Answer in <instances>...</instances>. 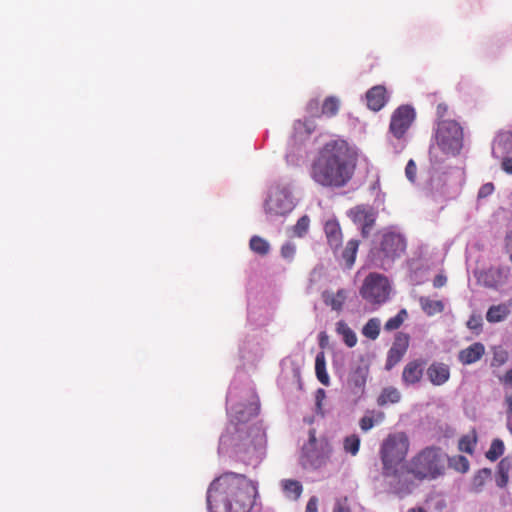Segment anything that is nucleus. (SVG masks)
<instances>
[{
    "instance_id": "4c0bfd02",
    "label": "nucleus",
    "mask_w": 512,
    "mask_h": 512,
    "mask_svg": "<svg viewBox=\"0 0 512 512\" xmlns=\"http://www.w3.org/2000/svg\"><path fill=\"white\" fill-rule=\"evenodd\" d=\"M475 444H476L475 437L465 435V436L461 437V439L459 440L458 448L462 452L472 454L474 451Z\"/></svg>"
},
{
    "instance_id": "09e8293b",
    "label": "nucleus",
    "mask_w": 512,
    "mask_h": 512,
    "mask_svg": "<svg viewBox=\"0 0 512 512\" xmlns=\"http://www.w3.org/2000/svg\"><path fill=\"white\" fill-rule=\"evenodd\" d=\"M512 141V132L501 133L498 135L495 143L498 146H502L506 142Z\"/></svg>"
},
{
    "instance_id": "3c124183",
    "label": "nucleus",
    "mask_w": 512,
    "mask_h": 512,
    "mask_svg": "<svg viewBox=\"0 0 512 512\" xmlns=\"http://www.w3.org/2000/svg\"><path fill=\"white\" fill-rule=\"evenodd\" d=\"M305 512H318V500L316 497H311L306 505Z\"/></svg>"
},
{
    "instance_id": "423d86ee",
    "label": "nucleus",
    "mask_w": 512,
    "mask_h": 512,
    "mask_svg": "<svg viewBox=\"0 0 512 512\" xmlns=\"http://www.w3.org/2000/svg\"><path fill=\"white\" fill-rule=\"evenodd\" d=\"M435 139L444 153L455 155L462 148V127L454 120H441L438 122Z\"/></svg>"
},
{
    "instance_id": "4d7b16f0",
    "label": "nucleus",
    "mask_w": 512,
    "mask_h": 512,
    "mask_svg": "<svg viewBox=\"0 0 512 512\" xmlns=\"http://www.w3.org/2000/svg\"><path fill=\"white\" fill-rule=\"evenodd\" d=\"M507 428L509 432L512 434V416H507Z\"/></svg>"
},
{
    "instance_id": "c03bdc74",
    "label": "nucleus",
    "mask_w": 512,
    "mask_h": 512,
    "mask_svg": "<svg viewBox=\"0 0 512 512\" xmlns=\"http://www.w3.org/2000/svg\"><path fill=\"white\" fill-rule=\"evenodd\" d=\"M416 173H417V166H416L415 162L411 159L408 161V163L405 167V174L411 182H414L416 179Z\"/></svg>"
},
{
    "instance_id": "1a4fd4ad",
    "label": "nucleus",
    "mask_w": 512,
    "mask_h": 512,
    "mask_svg": "<svg viewBox=\"0 0 512 512\" xmlns=\"http://www.w3.org/2000/svg\"><path fill=\"white\" fill-rule=\"evenodd\" d=\"M294 203L287 188L275 187L266 200L265 210L268 214L283 216L291 212Z\"/></svg>"
},
{
    "instance_id": "a18cd8bd",
    "label": "nucleus",
    "mask_w": 512,
    "mask_h": 512,
    "mask_svg": "<svg viewBox=\"0 0 512 512\" xmlns=\"http://www.w3.org/2000/svg\"><path fill=\"white\" fill-rule=\"evenodd\" d=\"M494 191V185L493 183L489 182V183H485L484 185L481 186V188L479 189V192H478V197L479 198H486L488 197L489 195H491Z\"/></svg>"
},
{
    "instance_id": "13d9d810",
    "label": "nucleus",
    "mask_w": 512,
    "mask_h": 512,
    "mask_svg": "<svg viewBox=\"0 0 512 512\" xmlns=\"http://www.w3.org/2000/svg\"><path fill=\"white\" fill-rule=\"evenodd\" d=\"M407 512H427L423 508H410Z\"/></svg>"
},
{
    "instance_id": "864d4df0",
    "label": "nucleus",
    "mask_w": 512,
    "mask_h": 512,
    "mask_svg": "<svg viewBox=\"0 0 512 512\" xmlns=\"http://www.w3.org/2000/svg\"><path fill=\"white\" fill-rule=\"evenodd\" d=\"M447 110H448V106L445 104V103H440L437 105V115L439 118H442L445 116V114L447 113Z\"/></svg>"
},
{
    "instance_id": "5701e85b",
    "label": "nucleus",
    "mask_w": 512,
    "mask_h": 512,
    "mask_svg": "<svg viewBox=\"0 0 512 512\" xmlns=\"http://www.w3.org/2000/svg\"><path fill=\"white\" fill-rule=\"evenodd\" d=\"M281 486L285 496L292 500L299 499L303 492L302 484L297 480L285 479L281 482Z\"/></svg>"
},
{
    "instance_id": "c9c22d12",
    "label": "nucleus",
    "mask_w": 512,
    "mask_h": 512,
    "mask_svg": "<svg viewBox=\"0 0 512 512\" xmlns=\"http://www.w3.org/2000/svg\"><path fill=\"white\" fill-rule=\"evenodd\" d=\"M310 219L307 215L298 219L297 223L293 226V234L297 237H303L309 229Z\"/></svg>"
},
{
    "instance_id": "39448f33",
    "label": "nucleus",
    "mask_w": 512,
    "mask_h": 512,
    "mask_svg": "<svg viewBox=\"0 0 512 512\" xmlns=\"http://www.w3.org/2000/svg\"><path fill=\"white\" fill-rule=\"evenodd\" d=\"M332 454V446L327 438L316 437L314 429L309 430V439L302 447L301 463L304 467L318 469L327 464Z\"/></svg>"
},
{
    "instance_id": "0eeeda50",
    "label": "nucleus",
    "mask_w": 512,
    "mask_h": 512,
    "mask_svg": "<svg viewBox=\"0 0 512 512\" xmlns=\"http://www.w3.org/2000/svg\"><path fill=\"white\" fill-rule=\"evenodd\" d=\"M407 242L405 237L398 232L385 231L376 250L377 256L384 265L386 262H393L400 258L406 251Z\"/></svg>"
},
{
    "instance_id": "7ed1b4c3",
    "label": "nucleus",
    "mask_w": 512,
    "mask_h": 512,
    "mask_svg": "<svg viewBox=\"0 0 512 512\" xmlns=\"http://www.w3.org/2000/svg\"><path fill=\"white\" fill-rule=\"evenodd\" d=\"M410 448V441L405 432H394L387 435L380 446L382 474L393 478L396 484L401 483L400 466L405 460Z\"/></svg>"
},
{
    "instance_id": "ea45409f",
    "label": "nucleus",
    "mask_w": 512,
    "mask_h": 512,
    "mask_svg": "<svg viewBox=\"0 0 512 512\" xmlns=\"http://www.w3.org/2000/svg\"><path fill=\"white\" fill-rule=\"evenodd\" d=\"M296 253V246L291 243L287 242L281 247V256L285 259L292 260L294 258V255Z\"/></svg>"
},
{
    "instance_id": "6ab92c4d",
    "label": "nucleus",
    "mask_w": 512,
    "mask_h": 512,
    "mask_svg": "<svg viewBox=\"0 0 512 512\" xmlns=\"http://www.w3.org/2000/svg\"><path fill=\"white\" fill-rule=\"evenodd\" d=\"M327 242L333 250H337L342 244V232L338 222L328 221L324 227Z\"/></svg>"
},
{
    "instance_id": "412c9836",
    "label": "nucleus",
    "mask_w": 512,
    "mask_h": 512,
    "mask_svg": "<svg viewBox=\"0 0 512 512\" xmlns=\"http://www.w3.org/2000/svg\"><path fill=\"white\" fill-rule=\"evenodd\" d=\"M315 373L316 377L321 384L329 386L330 378L326 371V358L323 351L317 353L315 358Z\"/></svg>"
},
{
    "instance_id": "cd10ccee",
    "label": "nucleus",
    "mask_w": 512,
    "mask_h": 512,
    "mask_svg": "<svg viewBox=\"0 0 512 512\" xmlns=\"http://www.w3.org/2000/svg\"><path fill=\"white\" fill-rule=\"evenodd\" d=\"M385 418L383 412H372V415H365L360 419L359 426L362 431L367 432L374 427L375 424L381 423Z\"/></svg>"
},
{
    "instance_id": "b1692460",
    "label": "nucleus",
    "mask_w": 512,
    "mask_h": 512,
    "mask_svg": "<svg viewBox=\"0 0 512 512\" xmlns=\"http://www.w3.org/2000/svg\"><path fill=\"white\" fill-rule=\"evenodd\" d=\"M510 314V310L506 304L491 306L486 313V320L489 323H497L503 321Z\"/></svg>"
},
{
    "instance_id": "20e7f679",
    "label": "nucleus",
    "mask_w": 512,
    "mask_h": 512,
    "mask_svg": "<svg viewBox=\"0 0 512 512\" xmlns=\"http://www.w3.org/2000/svg\"><path fill=\"white\" fill-rule=\"evenodd\" d=\"M446 455L441 448L430 446L414 455L405 465L406 472L419 481L434 480L445 473Z\"/></svg>"
},
{
    "instance_id": "5fc2aeb1",
    "label": "nucleus",
    "mask_w": 512,
    "mask_h": 512,
    "mask_svg": "<svg viewBox=\"0 0 512 512\" xmlns=\"http://www.w3.org/2000/svg\"><path fill=\"white\" fill-rule=\"evenodd\" d=\"M505 404L507 406V416H512V393L505 396Z\"/></svg>"
},
{
    "instance_id": "9b49d317",
    "label": "nucleus",
    "mask_w": 512,
    "mask_h": 512,
    "mask_svg": "<svg viewBox=\"0 0 512 512\" xmlns=\"http://www.w3.org/2000/svg\"><path fill=\"white\" fill-rule=\"evenodd\" d=\"M348 215L354 224L361 227L362 237H369L377 218L375 209L367 205H358L350 209Z\"/></svg>"
},
{
    "instance_id": "f8f14e48",
    "label": "nucleus",
    "mask_w": 512,
    "mask_h": 512,
    "mask_svg": "<svg viewBox=\"0 0 512 512\" xmlns=\"http://www.w3.org/2000/svg\"><path fill=\"white\" fill-rule=\"evenodd\" d=\"M368 373L369 369L366 365H357L349 371L345 389L355 399L361 398L365 393Z\"/></svg>"
},
{
    "instance_id": "dca6fc26",
    "label": "nucleus",
    "mask_w": 512,
    "mask_h": 512,
    "mask_svg": "<svg viewBox=\"0 0 512 512\" xmlns=\"http://www.w3.org/2000/svg\"><path fill=\"white\" fill-rule=\"evenodd\" d=\"M427 376L435 386L445 384L450 378V369L447 364L434 362L427 369Z\"/></svg>"
},
{
    "instance_id": "ddd939ff",
    "label": "nucleus",
    "mask_w": 512,
    "mask_h": 512,
    "mask_svg": "<svg viewBox=\"0 0 512 512\" xmlns=\"http://www.w3.org/2000/svg\"><path fill=\"white\" fill-rule=\"evenodd\" d=\"M409 346V336L399 333L392 347L389 349L386 360V369L394 367L405 355Z\"/></svg>"
},
{
    "instance_id": "8fccbe9b",
    "label": "nucleus",
    "mask_w": 512,
    "mask_h": 512,
    "mask_svg": "<svg viewBox=\"0 0 512 512\" xmlns=\"http://www.w3.org/2000/svg\"><path fill=\"white\" fill-rule=\"evenodd\" d=\"M499 381L505 386L512 387V369L507 370L504 375L500 376Z\"/></svg>"
},
{
    "instance_id": "6e6552de",
    "label": "nucleus",
    "mask_w": 512,
    "mask_h": 512,
    "mask_svg": "<svg viewBox=\"0 0 512 512\" xmlns=\"http://www.w3.org/2000/svg\"><path fill=\"white\" fill-rule=\"evenodd\" d=\"M390 293L388 279L378 273H370L364 280L360 295L371 304H382L387 301Z\"/></svg>"
},
{
    "instance_id": "f704fd0d",
    "label": "nucleus",
    "mask_w": 512,
    "mask_h": 512,
    "mask_svg": "<svg viewBox=\"0 0 512 512\" xmlns=\"http://www.w3.org/2000/svg\"><path fill=\"white\" fill-rule=\"evenodd\" d=\"M491 477V470L484 468L478 471L473 478V488L475 491H480L485 482Z\"/></svg>"
},
{
    "instance_id": "473e14b6",
    "label": "nucleus",
    "mask_w": 512,
    "mask_h": 512,
    "mask_svg": "<svg viewBox=\"0 0 512 512\" xmlns=\"http://www.w3.org/2000/svg\"><path fill=\"white\" fill-rule=\"evenodd\" d=\"M343 448L346 453L355 456L359 452L360 448V438L356 434L349 435L344 438Z\"/></svg>"
},
{
    "instance_id": "393cba45",
    "label": "nucleus",
    "mask_w": 512,
    "mask_h": 512,
    "mask_svg": "<svg viewBox=\"0 0 512 512\" xmlns=\"http://www.w3.org/2000/svg\"><path fill=\"white\" fill-rule=\"evenodd\" d=\"M336 331L342 336L343 341L348 347H354L357 343V337L354 331L348 326V324L340 320L336 324Z\"/></svg>"
},
{
    "instance_id": "4468645a",
    "label": "nucleus",
    "mask_w": 512,
    "mask_h": 512,
    "mask_svg": "<svg viewBox=\"0 0 512 512\" xmlns=\"http://www.w3.org/2000/svg\"><path fill=\"white\" fill-rule=\"evenodd\" d=\"M426 362L422 359H416L408 362L402 372V380L406 385H413L422 379Z\"/></svg>"
},
{
    "instance_id": "de8ad7c7",
    "label": "nucleus",
    "mask_w": 512,
    "mask_h": 512,
    "mask_svg": "<svg viewBox=\"0 0 512 512\" xmlns=\"http://www.w3.org/2000/svg\"><path fill=\"white\" fill-rule=\"evenodd\" d=\"M447 283V277L443 273L436 275L433 279L434 288H441Z\"/></svg>"
},
{
    "instance_id": "a19ab883",
    "label": "nucleus",
    "mask_w": 512,
    "mask_h": 512,
    "mask_svg": "<svg viewBox=\"0 0 512 512\" xmlns=\"http://www.w3.org/2000/svg\"><path fill=\"white\" fill-rule=\"evenodd\" d=\"M333 512H351L348 497H342L336 500Z\"/></svg>"
},
{
    "instance_id": "6e6d98bb",
    "label": "nucleus",
    "mask_w": 512,
    "mask_h": 512,
    "mask_svg": "<svg viewBox=\"0 0 512 512\" xmlns=\"http://www.w3.org/2000/svg\"><path fill=\"white\" fill-rule=\"evenodd\" d=\"M327 339H328V338H327V335H326L324 332L320 333V337H319V345H320L322 348H324V347L326 346V344H327Z\"/></svg>"
},
{
    "instance_id": "7c9ffc66",
    "label": "nucleus",
    "mask_w": 512,
    "mask_h": 512,
    "mask_svg": "<svg viewBox=\"0 0 512 512\" xmlns=\"http://www.w3.org/2000/svg\"><path fill=\"white\" fill-rule=\"evenodd\" d=\"M362 333L365 337L375 340L380 333V321L377 318H371L364 325Z\"/></svg>"
},
{
    "instance_id": "e433bc0d",
    "label": "nucleus",
    "mask_w": 512,
    "mask_h": 512,
    "mask_svg": "<svg viewBox=\"0 0 512 512\" xmlns=\"http://www.w3.org/2000/svg\"><path fill=\"white\" fill-rule=\"evenodd\" d=\"M509 359V354L506 350L499 348L495 349L493 352V357L491 360L492 367H501L504 365Z\"/></svg>"
},
{
    "instance_id": "bf43d9fd",
    "label": "nucleus",
    "mask_w": 512,
    "mask_h": 512,
    "mask_svg": "<svg viewBox=\"0 0 512 512\" xmlns=\"http://www.w3.org/2000/svg\"><path fill=\"white\" fill-rule=\"evenodd\" d=\"M510 305H512V297H511V300H510Z\"/></svg>"
},
{
    "instance_id": "f3484780",
    "label": "nucleus",
    "mask_w": 512,
    "mask_h": 512,
    "mask_svg": "<svg viewBox=\"0 0 512 512\" xmlns=\"http://www.w3.org/2000/svg\"><path fill=\"white\" fill-rule=\"evenodd\" d=\"M485 354V346L481 342H475L458 354V359L463 365H471L479 361Z\"/></svg>"
},
{
    "instance_id": "9d476101",
    "label": "nucleus",
    "mask_w": 512,
    "mask_h": 512,
    "mask_svg": "<svg viewBox=\"0 0 512 512\" xmlns=\"http://www.w3.org/2000/svg\"><path fill=\"white\" fill-rule=\"evenodd\" d=\"M414 119L415 110L409 105H402L393 112L389 130L394 137L400 139L410 128Z\"/></svg>"
},
{
    "instance_id": "37998d69",
    "label": "nucleus",
    "mask_w": 512,
    "mask_h": 512,
    "mask_svg": "<svg viewBox=\"0 0 512 512\" xmlns=\"http://www.w3.org/2000/svg\"><path fill=\"white\" fill-rule=\"evenodd\" d=\"M319 104L320 103H319L318 99H311L306 105L307 113H309L311 116H314V117H320L321 109H319Z\"/></svg>"
},
{
    "instance_id": "f03ea898",
    "label": "nucleus",
    "mask_w": 512,
    "mask_h": 512,
    "mask_svg": "<svg viewBox=\"0 0 512 512\" xmlns=\"http://www.w3.org/2000/svg\"><path fill=\"white\" fill-rule=\"evenodd\" d=\"M219 481L226 482L232 488V499L228 500L224 505L225 512H250L254 505V498L257 495V487L246 476L233 472L224 474ZM214 483L208 490L207 505L211 512V491Z\"/></svg>"
},
{
    "instance_id": "a878e982",
    "label": "nucleus",
    "mask_w": 512,
    "mask_h": 512,
    "mask_svg": "<svg viewBox=\"0 0 512 512\" xmlns=\"http://www.w3.org/2000/svg\"><path fill=\"white\" fill-rule=\"evenodd\" d=\"M401 399L400 392L395 387H386L377 398L379 406L398 403Z\"/></svg>"
},
{
    "instance_id": "f257e3e1",
    "label": "nucleus",
    "mask_w": 512,
    "mask_h": 512,
    "mask_svg": "<svg viewBox=\"0 0 512 512\" xmlns=\"http://www.w3.org/2000/svg\"><path fill=\"white\" fill-rule=\"evenodd\" d=\"M358 163V152L344 139L326 142L313 158L309 175L319 186L339 189L353 178Z\"/></svg>"
},
{
    "instance_id": "2f4dec72",
    "label": "nucleus",
    "mask_w": 512,
    "mask_h": 512,
    "mask_svg": "<svg viewBox=\"0 0 512 512\" xmlns=\"http://www.w3.org/2000/svg\"><path fill=\"white\" fill-rule=\"evenodd\" d=\"M408 314L406 309H401L397 315L388 319L384 325V329L386 331H394L397 330L407 318Z\"/></svg>"
},
{
    "instance_id": "49530a36",
    "label": "nucleus",
    "mask_w": 512,
    "mask_h": 512,
    "mask_svg": "<svg viewBox=\"0 0 512 512\" xmlns=\"http://www.w3.org/2000/svg\"><path fill=\"white\" fill-rule=\"evenodd\" d=\"M312 124L313 123L311 121H304V122L298 121L296 123L295 128L296 129L305 128L306 132H307V135H310L315 130V126L312 125Z\"/></svg>"
},
{
    "instance_id": "c85d7f7f",
    "label": "nucleus",
    "mask_w": 512,
    "mask_h": 512,
    "mask_svg": "<svg viewBox=\"0 0 512 512\" xmlns=\"http://www.w3.org/2000/svg\"><path fill=\"white\" fill-rule=\"evenodd\" d=\"M359 247V241L351 239L347 242L345 249L342 252V258L348 267H351L356 259V254Z\"/></svg>"
},
{
    "instance_id": "79ce46f5",
    "label": "nucleus",
    "mask_w": 512,
    "mask_h": 512,
    "mask_svg": "<svg viewBox=\"0 0 512 512\" xmlns=\"http://www.w3.org/2000/svg\"><path fill=\"white\" fill-rule=\"evenodd\" d=\"M467 327L470 330L476 331L477 333L480 332L482 328V318L479 315H471L469 320L467 321Z\"/></svg>"
},
{
    "instance_id": "58836bf2",
    "label": "nucleus",
    "mask_w": 512,
    "mask_h": 512,
    "mask_svg": "<svg viewBox=\"0 0 512 512\" xmlns=\"http://www.w3.org/2000/svg\"><path fill=\"white\" fill-rule=\"evenodd\" d=\"M449 461L450 465L459 472L465 473L469 469V461L462 455L452 457Z\"/></svg>"
},
{
    "instance_id": "aec40b11",
    "label": "nucleus",
    "mask_w": 512,
    "mask_h": 512,
    "mask_svg": "<svg viewBox=\"0 0 512 512\" xmlns=\"http://www.w3.org/2000/svg\"><path fill=\"white\" fill-rule=\"evenodd\" d=\"M419 303L423 312L428 316H434L444 311V304L441 300H432L429 297L421 296Z\"/></svg>"
},
{
    "instance_id": "72a5a7b5",
    "label": "nucleus",
    "mask_w": 512,
    "mask_h": 512,
    "mask_svg": "<svg viewBox=\"0 0 512 512\" xmlns=\"http://www.w3.org/2000/svg\"><path fill=\"white\" fill-rule=\"evenodd\" d=\"M504 453V443L500 439H494L486 452V457L490 461L497 460Z\"/></svg>"
},
{
    "instance_id": "603ef678",
    "label": "nucleus",
    "mask_w": 512,
    "mask_h": 512,
    "mask_svg": "<svg viewBox=\"0 0 512 512\" xmlns=\"http://www.w3.org/2000/svg\"><path fill=\"white\" fill-rule=\"evenodd\" d=\"M501 167L506 173L512 174V158H510V157L504 158L502 161Z\"/></svg>"
},
{
    "instance_id": "bb28decb",
    "label": "nucleus",
    "mask_w": 512,
    "mask_h": 512,
    "mask_svg": "<svg viewBox=\"0 0 512 512\" xmlns=\"http://www.w3.org/2000/svg\"><path fill=\"white\" fill-rule=\"evenodd\" d=\"M340 108V100L336 96H328L322 103L320 114L328 118L337 115Z\"/></svg>"
},
{
    "instance_id": "2eb2a0df",
    "label": "nucleus",
    "mask_w": 512,
    "mask_h": 512,
    "mask_svg": "<svg viewBox=\"0 0 512 512\" xmlns=\"http://www.w3.org/2000/svg\"><path fill=\"white\" fill-rule=\"evenodd\" d=\"M388 101L387 90L383 85H376L366 92L367 106L372 111L381 110Z\"/></svg>"
},
{
    "instance_id": "a211bd4d",
    "label": "nucleus",
    "mask_w": 512,
    "mask_h": 512,
    "mask_svg": "<svg viewBox=\"0 0 512 512\" xmlns=\"http://www.w3.org/2000/svg\"><path fill=\"white\" fill-rule=\"evenodd\" d=\"M322 299L327 306H330L332 310L341 311L344 303L347 299V291L345 289H339L336 293L330 291H324L322 293Z\"/></svg>"
},
{
    "instance_id": "4be33fe9",
    "label": "nucleus",
    "mask_w": 512,
    "mask_h": 512,
    "mask_svg": "<svg viewBox=\"0 0 512 512\" xmlns=\"http://www.w3.org/2000/svg\"><path fill=\"white\" fill-rule=\"evenodd\" d=\"M512 469V460L510 458H503L497 468L496 484L498 487H505L509 480V472Z\"/></svg>"
},
{
    "instance_id": "c756f323",
    "label": "nucleus",
    "mask_w": 512,
    "mask_h": 512,
    "mask_svg": "<svg viewBox=\"0 0 512 512\" xmlns=\"http://www.w3.org/2000/svg\"><path fill=\"white\" fill-rule=\"evenodd\" d=\"M249 247L254 253L261 256L267 255L270 251V244L268 241L257 235L251 237Z\"/></svg>"
}]
</instances>
